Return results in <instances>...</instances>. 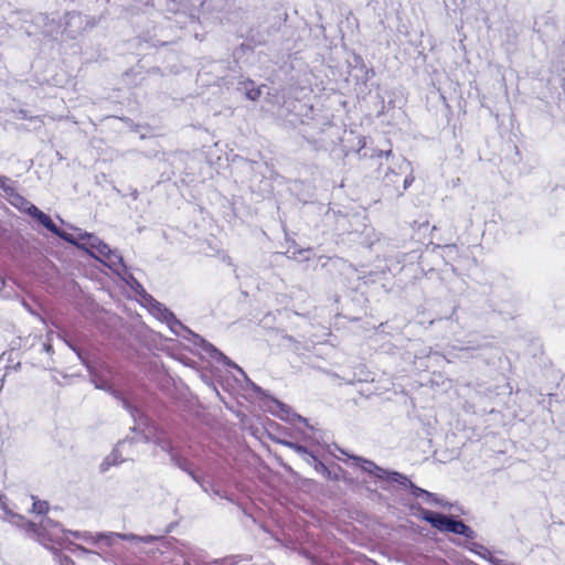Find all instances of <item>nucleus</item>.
Returning a JSON list of instances; mask_svg holds the SVG:
<instances>
[{
    "label": "nucleus",
    "mask_w": 565,
    "mask_h": 565,
    "mask_svg": "<svg viewBox=\"0 0 565 565\" xmlns=\"http://www.w3.org/2000/svg\"><path fill=\"white\" fill-rule=\"evenodd\" d=\"M47 510H49V503L46 501H40V500L33 501L32 512L42 514V513H46Z\"/></svg>",
    "instance_id": "nucleus-18"
},
{
    "label": "nucleus",
    "mask_w": 565,
    "mask_h": 565,
    "mask_svg": "<svg viewBox=\"0 0 565 565\" xmlns=\"http://www.w3.org/2000/svg\"><path fill=\"white\" fill-rule=\"evenodd\" d=\"M412 489H413V494L417 498H420L423 497L424 500L427 502V503H439V501L435 498V495L424 489H420L418 487H415L412 484Z\"/></svg>",
    "instance_id": "nucleus-15"
},
{
    "label": "nucleus",
    "mask_w": 565,
    "mask_h": 565,
    "mask_svg": "<svg viewBox=\"0 0 565 565\" xmlns=\"http://www.w3.org/2000/svg\"><path fill=\"white\" fill-rule=\"evenodd\" d=\"M70 537H74L76 540H82L90 544L98 543V534H93L90 532H79V531H70Z\"/></svg>",
    "instance_id": "nucleus-13"
},
{
    "label": "nucleus",
    "mask_w": 565,
    "mask_h": 565,
    "mask_svg": "<svg viewBox=\"0 0 565 565\" xmlns=\"http://www.w3.org/2000/svg\"><path fill=\"white\" fill-rule=\"evenodd\" d=\"M278 407L281 411L280 417L282 419L290 420V422L298 420L299 423L307 425L306 419H303L301 416L292 413L286 405L278 403Z\"/></svg>",
    "instance_id": "nucleus-14"
},
{
    "label": "nucleus",
    "mask_w": 565,
    "mask_h": 565,
    "mask_svg": "<svg viewBox=\"0 0 565 565\" xmlns=\"http://www.w3.org/2000/svg\"><path fill=\"white\" fill-rule=\"evenodd\" d=\"M194 565H236V556H230L222 559H214L209 563H199V561Z\"/></svg>",
    "instance_id": "nucleus-17"
},
{
    "label": "nucleus",
    "mask_w": 565,
    "mask_h": 565,
    "mask_svg": "<svg viewBox=\"0 0 565 565\" xmlns=\"http://www.w3.org/2000/svg\"><path fill=\"white\" fill-rule=\"evenodd\" d=\"M119 539L126 541L141 542L145 544H152L154 543V541H158V536L153 535L138 536L135 534H120L115 532L98 533V542H104L105 545L107 546L114 545L115 542Z\"/></svg>",
    "instance_id": "nucleus-8"
},
{
    "label": "nucleus",
    "mask_w": 565,
    "mask_h": 565,
    "mask_svg": "<svg viewBox=\"0 0 565 565\" xmlns=\"http://www.w3.org/2000/svg\"><path fill=\"white\" fill-rule=\"evenodd\" d=\"M19 527L22 529L28 536L49 548H54L56 545H74L70 539V531L64 530L57 522H54L50 518H44L39 526L24 519V522H22V525Z\"/></svg>",
    "instance_id": "nucleus-1"
},
{
    "label": "nucleus",
    "mask_w": 565,
    "mask_h": 565,
    "mask_svg": "<svg viewBox=\"0 0 565 565\" xmlns=\"http://www.w3.org/2000/svg\"><path fill=\"white\" fill-rule=\"evenodd\" d=\"M385 478H388L401 484H406L408 482L407 478L398 472H387Z\"/></svg>",
    "instance_id": "nucleus-20"
},
{
    "label": "nucleus",
    "mask_w": 565,
    "mask_h": 565,
    "mask_svg": "<svg viewBox=\"0 0 565 565\" xmlns=\"http://www.w3.org/2000/svg\"><path fill=\"white\" fill-rule=\"evenodd\" d=\"M75 546V550L82 552L83 554H89L92 553L89 550L85 548L84 546L82 545H74Z\"/></svg>",
    "instance_id": "nucleus-27"
},
{
    "label": "nucleus",
    "mask_w": 565,
    "mask_h": 565,
    "mask_svg": "<svg viewBox=\"0 0 565 565\" xmlns=\"http://www.w3.org/2000/svg\"><path fill=\"white\" fill-rule=\"evenodd\" d=\"M423 519L441 532L460 534L467 539L475 537V532L468 525L447 515L426 510L423 512Z\"/></svg>",
    "instance_id": "nucleus-4"
},
{
    "label": "nucleus",
    "mask_w": 565,
    "mask_h": 565,
    "mask_svg": "<svg viewBox=\"0 0 565 565\" xmlns=\"http://www.w3.org/2000/svg\"><path fill=\"white\" fill-rule=\"evenodd\" d=\"M244 88L246 90V97L250 100H256L260 97L262 90L260 88L249 87L253 85L252 82L243 83Z\"/></svg>",
    "instance_id": "nucleus-16"
},
{
    "label": "nucleus",
    "mask_w": 565,
    "mask_h": 565,
    "mask_svg": "<svg viewBox=\"0 0 565 565\" xmlns=\"http://www.w3.org/2000/svg\"><path fill=\"white\" fill-rule=\"evenodd\" d=\"M125 445H126V441H122V443L118 444L117 448L115 449V451H114V452H113V455H111V458H113V459H111V463H117V462L119 461V460L117 459V452H118L119 448H120V447H125ZM107 460H110V457H109V458H107Z\"/></svg>",
    "instance_id": "nucleus-23"
},
{
    "label": "nucleus",
    "mask_w": 565,
    "mask_h": 565,
    "mask_svg": "<svg viewBox=\"0 0 565 565\" xmlns=\"http://www.w3.org/2000/svg\"><path fill=\"white\" fill-rule=\"evenodd\" d=\"M14 199L17 201H20L21 203H23L25 205V211L30 215L35 217L50 232L54 233L55 235H57L58 237L63 238L64 241H66L68 243H72L75 245L77 244V241H78L77 233L70 234V233L58 230L57 226L51 220V217L49 215H46L45 213H43L42 211H40L35 205L30 204L29 202L24 201L23 198H21L20 195H15Z\"/></svg>",
    "instance_id": "nucleus-5"
},
{
    "label": "nucleus",
    "mask_w": 565,
    "mask_h": 565,
    "mask_svg": "<svg viewBox=\"0 0 565 565\" xmlns=\"http://www.w3.org/2000/svg\"><path fill=\"white\" fill-rule=\"evenodd\" d=\"M414 181V177L412 174L407 175L404 180V188L407 189Z\"/></svg>",
    "instance_id": "nucleus-25"
},
{
    "label": "nucleus",
    "mask_w": 565,
    "mask_h": 565,
    "mask_svg": "<svg viewBox=\"0 0 565 565\" xmlns=\"http://www.w3.org/2000/svg\"><path fill=\"white\" fill-rule=\"evenodd\" d=\"M77 238L76 245L78 247L87 250L114 273L120 276L126 273L122 257L116 250H111L108 245L102 242L97 236L78 230Z\"/></svg>",
    "instance_id": "nucleus-2"
},
{
    "label": "nucleus",
    "mask_w": 565,
    "mask_h": 565,
    "mask_svg": "<svg viewBox=\"0 0 565 565\" xmlns=\"http://www.w3.org/2000/svg\"><path fill=\"white\" fill-rule=\"evenodd\" d=\"M124 406L128 408L136 420V426L134 427V430H141L145 440H149L151 437L150 427L148 426V419L143 417L141 414H139L136 409H131L129 405L124 402Z\"/></svg>",
    "instance_id": "nucleus-10"
},
{
    "label": "nucleus",
    "mask_w": 565,
    "mask_h": 565,
    "mask_svg": "<svg viewBox=\"0 0 565 565\" xmlns=\"http://www.w3.org/2000/svg\"><path fill=\"white\" fill-rule=\"evenodd\" d=\"M10 180L6 177L0 175V188L4 191H13V189L9 185Z\"/></svg>",
    "instance_id": "nucleus-22"
},
{
    "label": "nucleus",
    "mask_w": 565,
    "mask_h": 565,
    "mask_svg": "<svg viewBox=\"0 0 565 565\" xmlns=\"http://www.w3.org/2000/svg\"><path fill=\"white\" fill-rule=\"evenodd\" d=\"M354 459L361 462V468L364 471H367L369 473L374 475L380 479L385 478L387 471L377 467L374 462H372L370 460L361 459V458H354Z\"/></svg>",
    "instance_id": "nucleus-12"
},
{
    "label": "nucleus",
    "mask_w": 565,
    "mask_h": 565,
    "mask_svg": "<svg viewBox=\"0 0 565 565\" xmlns=\"http://www.w3.org/2000/svg\"><path fill=\"white\" fill-rule=\"evenodd\" d=\"M124 279L136 290L137 294L142 295L146 306L156 318L164 322L168 319H171L172 312L154 300L150 295L146 294L142 286L131 275H128V278L124 277Z\"/></svg>",
    "instance_id": "nucleus-7"
},
{
    "label": "nucleus",
    "mask_w": 565,
    "mask_h": 565,
    "mask_svg": "<svg viewBox=\"0 0 565 565\" xmlns=\"http://www.w3.org/2000/svg\"><path fill=\"white\" fill-rule=\"evenodd\" d=\"M210 356L213 358V359H216L217 361L223 362L224 364L233 366L234 369H236L245 377V381H248V377H246V375L243 372V370L241 367H238L236 364L232 363L227 358H226V361H224L217 354H211Z\"/></svg>",
    "instance_id": "nucleus-21"
},
{
    "label": "nucleus",
    "mask_w": 565,
    "mask_h": 565,
    "mask_svg": "<svg viewBox=\"0 0 565 565\" xmlns=\"http://www.w3.org/2000/svg\"><path fill=\"white\" fill-rule=\"evenodd\" d=\"M171 459L174 461V463L181 468L184 471H188L195 480L196 478L192 473V471L189 469V462L185 459H182L180 457H177L175 455H171Z\"/></svg>",
    "instance_id": "nucleus-19"
},
{
    "label": "nucleus",
    "mask_w": 565,
    "mask_h": 565,
    "mask_svg": "<svg viewBox=\"0 0 565 565\" xmlns=\"http://www.w3.org/2000/svg\"><path fill=\"white\" fill-rule=\"evenodd\" d=\"M44 348H45V350H46L47 352H50V351H51V345H50V344H44Z\"/></svg>",
    "instance_id": "nucleus-28"
},
{
    "label": "nucleus",
    "mask_w": 565,
    "mask_h": 565,
    "mask_svg": "<svg viewBox=\"0 0 565 565\" xmlns=\"http://www.w3.org/2000/svg\"><path fill=\"white\" fill-rule=\"evenodd\" d=\"M0 510L3 512L0 518L15 526L22 525V522H24V516L18 513H14L11 511L4 500V497L0 494Z\"/></svg>",
    "instance_id": "nucleus-11"
},
{
    "label": "nucleus",
    "mask_w": 565,
    "mask_h": 565,
    "mask_svg": "<svg viewBox=\"0 0 565 565\" xmlns=\"http://www.w3.org/2000/svg\"><path fill=\"white\" fill-rule=\"evenodd\" d=\"M159 550L163 555L161 565H192L198 562V551L190 544L177 541H162L158 537Z\"/></svg>",
    "instance_id": "nucleus-3"
},
{
    "label": "nucleus",
    "mask_w": 565,
    "mask_h": 565,
    "mask_svg": "<svg viewBox=\"0 0 565 565\" xmlns=\"http://www.w3.org/2000/svg\"><path fill=\"white\" fill-rule=\"evenodd\" d=\"M168 327L170 330L177 334L182 335L189 340H191L195 345H199L202 348L204 352H206L209 355L211 354H217L221 359L226 361V356L220 352L216 348H214L211 343H207L204 339H202L200 335L193 333L189 329H186L175 317L173 313L171 315V319H168L167 321Z\"/></svg>",
    "instance_id": "nucleus-6"
},
{
    "label": "nucleus",
    "mask_w": 565,
    "mask_h": 565,
    "mask_svg": "<svg viewBox=\"0 0 565 565\" xmlns=\"http://www.w3.org/2000/svg\"><path fill=\"white\" fill-rule=\"evenodd\" d=\"M58 565H74V562L64 555H58Z\"/></svg>",
    "instance_id": "nucleus-24"
},
{
    "label": "nucleus",
    "mask_w": 565,
    "mask_h": 565,
    "mask_svg": "<svg viewBox=\"0 0 565 565\" xmlns=\"http://www.w3.org/2000/svg\"><path fill=\"white\" fill-rule=\"evenodd\" d=\"M280 444L294 449L296 452L301 455L308 463L315 466V469L317 471H322L326 469L324 465L321 461H319L317 457L313 455V452L309 451L305 446L289 440H280Z\"/></svg>",
    "instance_id": "nucleus-9"
},
{
    "label": "nucleus",
    "mask_w": 565,
    "mask_h": 565,
    "mask_svg": "<svg viewBox=\"0 0 565 565\" xmlns=\"http://www.w3.org/2000/svg\"><path fill=\"white\" fill-rule=\"evenodd\" d=\"M93 382L95 383V386L97 388H103V390H106L107 388V385L105 382H98L96 379L93 377Z\"/></svg>",
    "instance_id": "nucleus-26"
},
{
    "label": "nucleus",
    "mask_w": 565,
    "mask_h": 565,
    "mask_svg": "<svg viewBox=\"0 0 565 565\" xmlns=\"http://www.w3.org/2000/svg\"><path fill=\"white\" fill-rule=\"evenodd\" d=\"M403 163L408 168L409 167V162H407L406 160H403Z\"/></svg>",
    "instance_id": "nucleus-29"
}]
</instances>
